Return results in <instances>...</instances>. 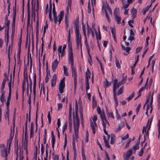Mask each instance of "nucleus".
Returning a JSON list of instances; mask_svg holds the SVG:
<instances>
[{
	"instance_id": "1",
	"label": "nucleus",
	"mask_w": 160,
	"mask_h": 160,
	"mask_svg": "<svg viewBox=\"0 0 160 160\" xmlns=\"http://www.w3.org/2000/svg\"><path fill=\"white\" fill-rule=\"evenodd\" d=\"M76 42L77 45V48L79 49V45L80 46V48L82 53V44L81 42V35L79 32L75 33Z\"/></svg>"
},
{
	"instance_id": "2",
	"label": "nucleus",
	"mask_w": 160,
	"mask_h": 160,
	"mask_svg": "<svg viewBox=\"0 0 160 160\" xmlns=\"http://www.w3.org/2000/svg\"><path fill=\"white\" fill-rule=\"evenodd\" d=\"M68 60L69 62L71 63V68L72 69H75L73 65V54L72 52V48H69L68 54Z\"/></svg>"
},
{
	"instance_id": "3",
	"label": "nucleus",
	"mask_w": 160,
	"mask_h": 160,
	"mask_svg": "<svg viewBox=\"0 0 160 160\" xmlns=\"http://www.w3.org/2000/svg\"><path fill=\"white\" fill-rule=\"evenodd\" d=\"M73 122L75 135L76 138H77L78 135L79 125L80 124L79 120H74Z\"/></svg>"
},
{
	"instance_id": "4",
	"label": "nucleus",
	"mask_w": 160,
	"mask_h": 160,
	"mask_svg": "<svg viewBox=\"0 0 160 160\" xmlns=\"http://www.w3.org/2000/svg\"><path fill=\"white\" fill-rule=\"evenodd\" d=\"M65 78L63 77L59 84V90L61 93H62L63 92V90L65 87Z\"/></svg>"
},
{
	"instance_id": "5",
	"label": "nucleus",
	"mask_w": 160,
	"mask_h": 160,
	"mask_svg": "<svg viewBox=\"0 0 160 160\" xmlns=\"http://www.w3.org/2000/svg\"><path fill=\"white\" fill-rule=\"evenodd\" d=\"M66 46L65 45L64 46H63L62 48V46H59L58 47V51L59 54V58H60V53H61V57H62L65 54V49L66 48Z\"/></svg>"
},
{
	"instance_id": "6",
	"label": "nucleus",
	"mask_w": 160,
	"mask_h": 160,
	"mask_svg": "<svg viewBox=\"0 0 160 160\" xmlns=\"http://www.w3.org/2000/svg\"><path fill=\"white\" fill-rule=\"evenodd\" d=\"M75 117L74 112L73 114V119L74 120H79V118L78 117V106L77 102L76 101L75 102Z\"/></svg>"
},
{
	"instance_id": "7",
	"label": "nucleus",
	"mask_w": 160,
	"mask_h": 160,
	"mask_svg": "<svg viewBox=\"0 0 160 160\" xmlns=\"http://www.w3.org/2000/svg\"><path fill=\"white\" fill-rule=\"evenodd\" d=\"M32 18H33L34 22L35 21L36 13H35V2L33 3V0L32 2Z\"/></svg>"
},
{
	"instance_id": "8",
	"label": "nucleus",
	"mask_w": 160,
	"mask_h": 160,
	"mask_svg": "<svg viewBox=\"0 0 160 160\" xmlns=\"http://www.w3.org/2000/svg\"><path fill=\"white\" fill-rule=\"evenodd\" d=\"M24 79L22 83V87H25V86L26 84V81H27V90L28 92V91L29 89V86H28V75L27 73H26V75H25V72L24 73Z\"/></svg>"
},
{
	"instance_id": "9",
	"label": "nucleus",
	"mask_w": 160,
	"mask_h": 160,
	"mask_svg": "<svg viewBox=\"0 0 160 160\" xmlns=\"http://www.w3.org/2000/svg\"><path fill=\"white\" fill-rule=\"evenodd\" d=\"M118 80L117 79H115L113 82V94H116V90L119 87L117 84Z\"/></svg>"
},
{
	"instance_id": "10",
	"label": "nucleus",
	"mask_w": 160,
	"mask_h": 160,
	"mask_svg": "<svg viewBox=\"0 0 160 160\" xmlns=\"http://www.w3.org/2000/svg\"><path fill=\"white\" fill-rule=\"evenodd\" d=\"M58 61L57 59H56L54 60L52 63V68L53 72H54L55 71L56 69L58 66Z\"/></svg>"
},
{
	"instance_id": "11",
	"label": "nucleus",
	"mask_w": 160,
	"mask_h": 160,
	"mask_svg": "<svg viewBox=\"0 0 160 160\" xmlns=\"http://www.w3.org/2000/svg\"><path fill=\"white\" fill-rule=\"evenodd\" d=\"M85 38V42H84L85 45L86 46V48H87V50L88 54V56L89 57V58H90V59L91 61H92V60H91V55L90 54V47H89V45H88V44L87 40V39H86V38Z\"/></svg>"
},
{
	"instance_id": "12",
	"label": "nucleus",
	"mask_w": 160,
	"mask_h": 160,
	"mask_svg": "<svg viewBox=\"0 0 160 160\" xmlns=\"http://www.w3.org/2000/svg\"><path fill=\"white\" fill-rule=\"evenodd\" d=\"M74 28L75 29V33L79 32V21L78 20H76L74 22Z\"/></svg>"
},
{
	"instance_id": "13",
	"label": "nucleus",
	"mask_w": 160,
	"mask_h": 160,
	"mask_svg": "<svg viewBox=\"0 0 160 160\" xmlns=\"http://www.w3.org/2000/svg\"><path fill=\"white\" fill-rule=\"evenodd\" d=\"M132 149H130L125 154V156L124 158L125 160H128L130 156L132 154Z\"/></svg>"
},
{
	"instance_id": "14",
	"label": "nucleus",
	"mask_w": 160,
	"mask_h": 160,
	"mask_svg": "<svg viewBox=\"0 0 160 160\" xmlns=\"http://www.w3.org/2000/svg\"><path fill=\"white\" fill-rule=\"evenodd\" d=\"M36 75L35 73L34 74V82H33V94H34V98H35V93H36Z\"/></svg>"
},
{
	"instance_id": "15",
	"label": "nucleus",
	"mask_w": 160,
	"mask_h": 160,
	"mask_svg": "<svg viewBox=\"0 0 160 160\" xmlns=\"http://www.w3.org/2000/svg\"><path fill=\"white\" fill-rule=\"evenodd\" d=\"M57 80V76L54 74L53 75L51 80V85L53 87L55 85Z\"/></svg>"
},
{
	"instance_id": "16",
	"label": "nucleus",
	"mask_w": 160,
	"mask_h": 160,
	"mask_svg": "<svg viewBox=\"0 0 160 160\" xmlns=\"http://www.w3.org/2000/svg\"><path fill=\"white\" fill-rule=\"evenodd\" d=\"M1 152L2 156L5 158V160H7V156L8 155L7 150L5 149V150L1 151Z\"/></svg>"
},
{
	"instance_id": "17",
	"label": "nucleus",
	"mask_w": 160,
	"mask_h": 160,
	"mask_svg": "<svg viewBox=\"0 0 160 160\" xmlns=\"http://www.w3.org/2000/svg\"><path fill=\"white\" fill-rule=\"evenodd\" d=\"M28 7V22H30V7H29V0H28V1L27 3Z\"/></svg>"
},
{
	"instance_id": "18",
	"label": "nucleus",
	"mask_w": 160,
	"mask_h": 160,
	"mask_svg": "<svg viewBox=\"0 0 160 160\" xmlns=\"http://www.w3.org/2000/svg\"><path fill=\"white\" fill-rule=\"evenodd\" d=\"M124 126V123L123 122H121L119 125L118 127L115 130V132H117L120 131L121 129Z\"/></svg>"
},
{
	"instance_id": "19",
	"label": "nucleus",
	"mask_w": 160,
	"mask_h": 160,
	"mask_svg": "<svg viewBox=\"0 0 160 160\" xmlns=\"http://www.w3.org/2000/svg\"><path fill=\"white\" fill-rule=\"evenodd\" d=\"M64 12L63 11H61L60 13V14L58 15V17L59 18L58 22L59 24H60L61 22L62 19L63 17L64 16Z\"/></svg>"
},
{
	"instance_id": "20",
	"label": "nucleus",
	"mask_w": 160,
	"mask_h": 160,
	"mask_svg": "<svg viewBox=\"0 0 160 160\" xmlns=\"http://www.w3.org/2000/svg\"><path fill=\"white\" fill-rule=\"evenodd\" d=\"M39 34V29H38V21H37V26L36 29V43L37 44H38V35Z\"/></svg>"
},
{
	"instance_id": "21",
	"label": "nucleus",
	"mask_w": 160,
	"mask_h": 160,
	"mask_svg": "<svg viewBox=\"0 0 160 160\" xmlns=\"http://www.w3.org/2000/svg\"><path fill=\"white\" fill-rule=\"evenodd\" d=\"M1 92H2V94L1 96L0 100L2 102H3L5 101L4 94L5 92V91H4V89H2V88H1Z\"/></svg>"
},
{
	"instance_id": "22",
	"label": "nucleus",
	"mask_w": 160,
	"mask_h": 160,
	"mask_svg": "<svg viewBox=\"0 0 160 160\" xmlns=\"http://www.w3.org/2000/svg\"><path fill=\"white\" fill-rule=\"evenodd\" d=\"M91 126V128L92 130V131L93 133L94 134L95 133V127L97 126V124L95 125L94 123H93L92 121H91L90 122Z\"/></svg>"
},
{
	"instance_id": "23",
	"label": "nucleus",
	"mask_w": 160,
	"mask_h": 160,
	"mask_svg": "<svg viewBox=\"0 0 160 160\" xmlns=\"http://www.w3.org/2000/svg\"><path fill=\"white\" fill-rule=\"evenodd\" d=\"M7 80H9L8 77H5L3 80V81L2 83V85L1 87V88H2V89H4L6 83V82L7 81Z\"/></svg>"
},
{
	"instance_id": "24",
	"label": "nucleus",
	"mask_w": 160,
	"mask_h": 160,
	"mask_svg": "<svg viewBox=\"0 0 160 160\" xmlns=\"http://www.w3.org/2000/svg\"><path fill=\"white\" fill-rule=\"evenodd\" d=\"M9 30H5V32H6L5 33V41L7 43V44H8V41H9Z\"/></svg>"
},
{
	"instance_id": "25",
	"label": "nucleus",
	"mask_w": 160,
	"mask_h": 160,
	"mask_svg": "<svg viewBox=\"0 0 160 160\" xmlns=\"http://www.w3.org/2000/svg\"><path fill=\"white\" fill-rule=\"evenodd\" d=\"M65 24L66 26V29H67L69 26L68 15H65Z\"/></svg>"
},
{
	"instance_id": "26",
	"label": "nucleus",
	"mask_w": 160,
	"mask_h": 160,
	"mask_svg": "<svg viewBox=\"0 0 160 160\" xmlns=\"http://www.w3.org/2000/svg\"><path fill=\"white\" fill-rule=\"evenodd\" d=\"M72 145L73 146V149L74 151V153L75 155V156H76V149L75 148V141L74 138H73V142H72Z\"/></svg>"
},
{
	"instance_id": "27",
	"label": "nucleus",
	"mask_w": 160,
	"mask_h": 160,
	"mask_svg": "<svg viewBox=\"0 0 160 160\" xmlns=\"http://www.w3.org/2000/svg\"><path fill=\"white\" fill-rule=\"evenodd\" d=\"M72 76L74 77V80L77 79V72L76 69H72Z\"/></svg>"
},
{
	"instance_id": "28",
	"label": "nucleus",
	"mask_w": 160,
	"mask_h": 160,
	"mask_svg": "<svg viewBox=\"0 0 160 160\" xmlns=\"http://www.w3.org/2000/svg\"><path fill=\"white\" fill-rule=\"evenodd\" d=\"M87 27H88V33L87 34L88 35L90 33V32H91L92 34V36L93 38L94 37V33L93 30H92V29L90 28V29L89 28V26L88 24H87Z\"/></svg>"
},
{
	"instance_id": "29",
	"label": "nucleus",
	"mask_w": 160,
	"mask_h": 160,
	"mask_svg": "<svg viewBox=\"0 0 160 160\" xmlns=\"http://www.w3.org/2000/svg\"><path fill=\"white\" fill-rule=\"evenodd\" d=\"M131 14L132 16V18H134L137 14L136 9L134 8H132L131 10Z\"/></svg>"
},
{
	"instance_id": "30",
	"label": "nucleus",
	"mask_w": 160,
	"mask_h": 160,
	"mask_svg": "<svg viewBox=\"0 0 160 160\" xmlns=\"http://www.w3.org/2000/svg\"><path fill=\"white\" fill-rule=\"evenodd\" d=\"M52 5L51 3L50 4L49 6V18L51 22H52Z\"/></svg>"
},
{
	"instance_id": "31",
	"label": "nucleus",
	"mask_w": 160,
	"mask_h": 160,
	"mask_svg": "<svg viewBox=\"0 0 160 160\" xmlns=\"http://www.w3.org/2000/svg\"><path fill=\"white\" fill-rule=\"evenodd\" d=\"M111 85V82H108L107 79H106V81L104 82V86L105 88L109 87Z\"/></svg>"
},
{
	"instance_id": "32",
	"label": "nucleus",
	"mask_w": 160,
	"mask_h": 160,
	"mask_svg": "<svg viewBox=\"0 0 160 160\" xmlns=\"http://www.w3.org/2000/svg\"><path fill=\"white\" fill-rule=\"evenodd\" d=\"M106 113L108 118H114V117L112 112H109L108 110H107Z\"/></svg>"
},
{
	"instance_id": "33",
	"label": "nucleus",
	"mask_w": 160,
	"mask_h": 160,
	"mask_svg": "<svg viewBox=\"0 0 160 160\" xmlns=\"http://www.w3.org/2000/svg\"><path fill=\"white\" fill-rule=\"evenodd\" d=\"M111 29V32H112V36L113 37V38L114 39L116 40V34L115 32V30H114L113 28H110Z\"/></svg>"
},
{
	"instance_id": "34",
	"label": "nucleus",
	"mask_w": 160,
	"mask_h": 160,
	"mask_svg": "<svg viewBox=\"0 0 160 160\" xmlns=\"http://www.w3.org/2000/svg\"><path fill=\"white\" fill-rule=\"evenodd\" d=\"M88 71L89 72V74H88L87 72H86L85 81H88L89 79H90V75L91 74V73H90L89 70H88Z\"/></svg>"
},
{
	"instance_id": "35",
	"label": "nucleus",
	"mask_w": 160,
	"mask_h": 160,
	"mask_svg": "<svg viewBox=\"0 0 160 160\" xmlns=\"http://www.w3.org/2000/svg\"><path fill=\"white\" fill-rule=\"evenodd\" d=\"M37 8H36V11H37V17L38 18V12L39 10V1L38 0H37Z\"/></svg>"
},
{
	"instance_id": "36",
	"label": "nucleus",
	"mask_w": 160,
	"mask_h": 160,
	"mask_svg": "<svg viewBox=\"0 0 160 160\" xmlns=\"http://www.w3.org/2000/svg\"><path fill=\"white\" fill-rule=\"evenodd\" d=\"M50 76V73L49 72V73L47 72L45 78V82L46 83H47L48 81L49 77Z\"/></svg>"
},
{
	"instance_id": "37",
	"label": "nucleus",
	"mask_w": 160,
	"mask_h": 160,
	"mask_svg": "<svg viewBox=\"0 0 160 160\" xmlns=\"http://www.w3.org/2000/svg\"><path fill=\"white\" fill-rule=\"evenodd\" d=\"M114 17L116 21H117V23L118 24H120L121 23V18L120 17L118 16Z\"/></svg>"
},
{
	"instance_id": "38",
	"label": "nucleus",
	"mask_w": 160,
	"mask_h": 160,
	"mask_svg": "<svg viewBox=\"0 0 160 160\" xmlns=\"http://www.w3.org/2000/svg\"><path fill=\"white\" fill-rule=\"evenodd\" d=\"M12 74H11V79L10 81L8 82V86L9 87V91L11 92V87H12Z\"/></svg>"
},
{
	"instance_id": "39",
	"label": "nucleus",
	"mask_w": 160,
	"mask_h": 160,
	"mask_svg": "<svg viewBox=\"0 0 160 160\" xmlns=\"http://www.w3.org/2000/svg\"><path fill=\"white\" fill-rule=\"evenodd\" d=\"M95 34L97 39L98 40H100L101 39V37L100 30H99V33L98 34L97 33V31H95Z\"/></svg>"
},
{
	"instance_id": "40",
	"label": "nucleus",
	"mask_w": 160,
	"mask_h": 160,
	"mask_svg": "<svg viewBox=\"0 0 160 160\" xmlns=\"http://www.w3.org/2000/svg\"><path fill=\"white\" fill-rule=\"evenodd\" d=\"M12 137L11 136L9 138L8 140L7 141V144L8 145H9L8 148H10V145L12 142Z\"/></svg>"
},
{
	"instance_id": "41",
	"label": "nucleus",
	"mask_w": 160,
	"mask_h": 160,
	"mask_svg": "<svg viewBox=\"0 0 160 160\" xmlns=\"http://www.w3.org/2000/svg\"><path fill=\"white\" fill-rule=\"evenodd\" d=\"M158 138L160 136V119H159L158 122Z\"/></svg>"
},
{
	"instance_id": "42",
	"label": "nucleus",
	"mask_w": 160,
	"mask_h": 160,
	"mask_svg": "<svg viewBox=\"0 0 160 160\" xmlns=\"http://www.w3.org/2000/svg\"><path fill=\"white\" fill-rule=\"evenodd\" d=\"M100 115L102 121H105L106 120H107L105 117V115L104 113L101 114Z\"/></svg>"
},
{
	"instance_id": "43",
	"label": "nucleus",
	"mask_w": 160,
	"mask_h": 160,
	"mask_svg": "<svg viewBox=\"0 0 160 160\" xmlns=\"http://www.w3.org/2000/svg\"><path fill=\"white\" fill-rule=\"evenodd\" d=\"M149 121V119L148 120V121L147 122V124L146 126H144L143 127V129L142 130V132L143 133H144V132H145V133H146V129L148 126Z\"/></svg>"
},
{
	"instance_id": "44",
	"label": "nucleus",
	"mask_w": 160,
	"mask_h": 160,
	"mask_svg": "<svg viewBox=\"0 0 160 160\" xmlns=\"http://www.w3.org/2000/svg\"><path fill=\"white\" fill-rule=\"evenodd\" d=\"M71 9V5L70 3H68V5L67 6V7L66 8V11L67 12L65 14V15H68V13H69V9Z\"/></svg>"
},
{
	"instance_id": "45",
	"label": "nucleus",
	"mask_w": 160,
	"mask_h": 160,
	"mask_svg": "<svg viewBox=\"0 0 160 160\" xmlns=\"http://www.w3.org/2000/svg\"><path fill=\"white\" fill-rule=\"evenodd\" d=\"M52 13L53 16L57 15V14L55 11V8L54 3H53V4Z\"/></svg>"
},
{
	"instance_id": "46",
	"label": "nucleus",
	"mask_w": 160,
	"mask_h": 160,
	"mask_svg": "<svg viewBox=\"0 0 160 160\" xmlns=\"http://www.w3.org/2000/svg\"><path fill=\"white\" fill-rule=\"evenodd\" d=\"M15 20L16 18L13 17V22L12 23V29L15 30Z\"/></svg>"
},
{
	"instance_id": "47",
	"label": "nucleus",
	"mask_w": 160,
	"mask_h": 160,
	"mask_svg": "<svg viewBox=\"0 0 160 160\" xmlns=\"http://www.w3.org/2000/svg\"><path fill=\"white\" fill-rule=\"evenodd\" d=\"M63 67L64 68V74L65 75L68 76V68H66L64 66H63Z\"/></svg>"
},
{
	"instance_id": "48",
	"label": "nucleus",
	"mask_w": 160,
	"mask_h": 160,
	"mask_svg": "<svg viewBox=\"0 0 160 160\" xmlns=\"http://www.w3.org/2000/svg\"><path fill=\"white\" fill-rule=\"evenodd\" d=\"M119 9L118 8H116L115 9L114 13V16H118L119 14Z\"/></svg>"
},
{
	"instance_id": "49",
	"label": "nucleus",
	"mask_w": 160,
	"mask_h": 160,
	"mask_svg": "<svg viewBox=\"0 0 160 160\" xmlns=\"http://www.w3.org/2000/svg\"><path fill=\"white\" fill-rule=\"evenodd\" d=\"M13 17L16 18V5L14 6L13 7Z\"/></svg>"
},
{
	"instance_id": "50",
	"label": "nucleus",
	"mask_w": 160,
	"mask_h": 160,
	"mask_svg": "<svg viewBox=\"0 0 160 160\" xmlns=\"http://www.w3.org/2000/svg\"><path fill=\"white\" fill-rule=\"evenodd\" d=\"M115 64L118 68H121V66L119 63V61L117 58L115 59Z\"/></svg>"
},
{
	"instance_id": "51",
	"label": "nucleus",
	"mask_w": 160,
	"mask_h": 160,
	"mask_svg": "<svg viewBox=\"0 0 160 160\" xmlns=\"http://www.w3.org/2000/svg\"><path fill=\"white\" fill-rule=\"evenodd\" d=\"M139 148V146H138V145H136V144L131 149L132 150H134V152L135 153V150H136L138 149Z\"/></svg>"
},
{
	"instance_id": "52",
	"label": "nucleus",
	"mask_w": 160,
	"mask_h": 160,
	"mask_svg": "<svg viewBox=\"0 0 160 160\" xmlns=\"http://www.w3.org/2000/svg\"><path fill=\"white\" fill-rule=\"evenodd\" d=\"M67 122H66L64 123V125L63 127L62 132L63 133H64L65 131L67 129Z\"/></svg>"
},
{
	"instance_id": "53",
	"label": "nucleus",
	"mask_w": 160,
	"mask_h": 160,
	"mask_svg": "<svg viewBox=\"0 0 160 160\" xmlns=\"http://www.w3.org/2000/svg\"><path fill=\"white\" fill-rule=\"evenodd\" d=\"M85 85L86 92L87 93V91L89 89V85L88 81H85Z\"/></svg>"
},
{
	"instance_id": "54",
	"label": "nucleus",
	"mask_w": 160,
	"mask_h": 160,
	"mask_svg": "<svg viewBox=\"0 0 160 160\" xmlns=\"http://www.w3.org/2000/svg\"><path fill=\"white\" fill-rule=\"evenodd\" d=\"M114 137L115 136L114 135H112L110 141V143L112 144H113L114 143L115 141Z\"/></svg>"
},
{
	"instance_id": "55",
	"label": "nucleus",
	"mask_w": 160,
	"mask_h": 160,
	"mask_svg": "<svg viewBox=\"0 0 160 160\" xmlns=\"http://www.w3.org/2000/svg\"><path fill=\"white\" fill-rule=\"evenodd\" d=\"M134 92H132L131 95L128 97L127 98V99L128 101L130 100L134 97Z\"/></svg>"
},
{
	"instance_id": "56",
	"label": "nucleus",
	"mask_w": 160,
	"mask_h": 160,
	"mask_svg": "<svg viewBox=\"0 0 160 160\" xmlns=\"http://www.w3.org/2000/svg\"><path fill=\"white\" fill-rule=\"evenodd\" d=\"M123 87H121L118 91V94L119 95L122 94L123 92Z\"/></svg>"
},
{
	"instance_id": "57",
	"label": "nucleus",
	"mask_w": 160,
	"mask_h": 160,
	"mask_svg": "<svg viewBox=\"0 0 160 160\" xmlns=\"http://www.w3.org/2000/svg\"><path fill=\"white\" fill-rule=\"evenodd\" d=\"M113 98L115 102L116 106L117 107L118 105V102L116 97V94H113Z\"/></svg>"
},
{
	"instance_id": "58",
	"label": "nucleus",
	"mask_w": 160,
	"mask_h": 160,
	"mask_svg": "<svg viewBox=\"0 0 160 160\" xmlns=\"http://www.w3.org/2000/svg\"><path fill=\"white\" fill-rule=\"evenodd\" d=\"M107 8L108 10L109 11V12L110 14L111 15H112V10L110 8V7L109 6L108 4H107Z\"/></svg>"
},
{
	"instance_id": "59",
	"label": "nucleus",
	"mask_w": 160,
	"mask_h": 160,
	"mask_svg": "<svg viewBox=\"0 0 160 160\" xmlns=\"http://www.w3.org/2000/svg\"><path fill=\"white\" fill-rule=\"evenodd\" d=\"M1 151L7 149L6 148L5 145L3 144H2L0 145Z\"/></svg>"
},
{
	"instance_id": "60",
	"label": "nucleus",
	"mask_w": 160,
	"mask_h": 160,
	"mask_svg": "<svg viewBox=\"0 0 160 160\" xmlns=\"http://www.w3.org/2000/svg\"><path fill=\"white\" fill-rule=\"evenodd\" d=\"M52 147L53 148H54V145L55 143V137H52Z\"/></svg>"
},
{
	"instance_id": "61",
	"label": "nucleus",
	"mask_w": 160,
	"mask_h": 160,
	"mask_svg": "<svg viewBox=\"0 0 160 160\" xmlns=\"http://www.w3.org/2000/svg\"><path fill=\"white\" fill-rule=\"evenodd\" d=\"M92 119L93 121V123H94L95 125L96 123V121L97 120V116L95 115H94L92 118Z\"/></svg>"
},
{
	"instance_id": "62",
	"label": "nucleus",
	"mask_w": 160,
	"mask_h": 160,
	"mask_svg": "<svg viewBox=\"0 0 160 160\" xmlns=\"http://www.w3.org/2000/svg\"><path fill=\"white\" fill-rule=\"evenodd\" d=\"M126 80L127 76H126L125 77L123 78L122 80L120 81V82L122 83V84H123L126 82Z\"/></svg>"
},
{
	"instance_id": "63",
	"label": "nucleus",
	"mask_w": 160,
	"mask_h": 160,
	"mask_svg": "<svg viewBox=\"0 0 160 160\" xmlns=\"http://www.w3.org/2000/svg\"><path fill=\"white\" fill-rule=\"evenodd\" d=\"M88 131L86 132V138L85 139V142H88Z\"/></svg>"
},
{
	"instance_id": "64",
	"label": "nucleus",
	"mask_w": 160,
	"mask_h": 160,
	"mask_svg": "<svg viewBox=\"0 0 160 160\" xmlns=\"http://www.w3.org/2000/svg\"><path fill=\"white\" fill-rule=\"evenodd\" d=\"M104 143L105 144V146L107 147L108 148H110V146L107 140L106 139L105 140V141H104Z\"/></svg>"
}]
</instances>
